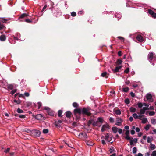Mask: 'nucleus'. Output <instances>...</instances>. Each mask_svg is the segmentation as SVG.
I'll use <instances>...</instances> for the list:
<instances>
[{"instance_id":"nucleus-19","label":"nucleus","mask_w":156,"mask_h":156,"mask_svg":"<svg viewBox=\"0 0 156 156\" xmlns=\"http://www.w3.org/2000/svg\"><path fill=\"white\" fill-rule=\"evenodd\" d=\"M36 118L37 119L40 120L42 118V116L41 114H38L36 115Z\"/></svg>"},{"instance_id":"nucleus-29","label":"nucleus","mask_w":156,"mask_h":156,"mask_svg":"<svg viewBox=\"0 0 156 156\" xmlns=\"http://www.w3.org/2000/svg\"><path fill=\"white\" fill-rule=\"evenodd\" d=\"M137 151V149L136 147H134L133 148V153L135 154Z\"/></svg>"},{"instance_id":"nucleus-51","label":"nucleus","mask_w":156,"mask_h":156,"mask_svg":"<svg viewBox=\"0 0 156 156\" xmlns=\"http://www.w3.org/2000/svg\"><path fill=\"white\" fill-rule=\"evenodd\" d=\"M129 133V130H127L125 132L126 136L128 135Z\"/></svg>"},{"instance_id":"nucleus-35","label":"nucleus","mask_w":156,"mask_h":156,"mask_svg":"<svg viewBox=\"0 0 156 156\" xmlns=\"http://www.w3.org/2000/svg\"><path fill=\"white\" fill-rule=\"evenodd\" d=\"M151 156H156V151H153L151 154Z\"/></svg>"},{"instance_id":"nucleus-14","label":"nucleus","mask_w":156,"mask_h":156,"mask_svg":"<svg viewBox=\"0 0 156 156\" xmlns=\"http://www.w3.org/2000/svg\"><path fill=\"white\" fill-rule=\"evenodd\" d=\"M154 54L153 53H150L148 55V58L150 61H151L153 57Z\"/></svg>"},{"instance_id":"nucleus-26","label":"nucleus","mask_w":156,"mask_h":156,"mask_svg":"<svg viewBox=\"0 0 156 156\" xmlns=\"http://www.w3.org/2000/svg\"><path fill=\"white\" fill-rule=\"evenodd\" d=\"M122 61L121 59H118L116 62V64L117 65H119L122 64Z\"/></svg>"},{"instance_id":"nucleus-55","label":"nucleus","mask_w":156,"mask_h":156,"mask_svg":"<svg viewBox=\"0 0 156 156\" xmlns=\"http://www.w3.org/2000/svg\"><path fill=\"white\" fill-rule=\"evenodd\" d=\"M30 95L27 92H25L24 93V95L26 97H28Z\"/></svg>"},{"instance_id":"nucleus-27","label":"nucleus","mask_w":156,"mask_h":156,"mask_svg":"<svg viewBox=\"0 0 156 156\" xmlns=\"http://www.w3.org/2000/svg\"><path fill=\"white\" fill-rule=\"evenodd\" d=\"M150 147L151 150H154L156 146L154 145L151 144Z\"/></svg>"},{"instance_id":"nucleus-6","label":"nucleus","mask_w":156,"mask_h":156,"mask_svg":"<svg viewBox=\"0 0 156 156\" xmlns=\"http://www.w3.org/2000/svg\"><path fill=\"white\" fill-rule=\"evenodd\" d=\"M146 97L147 99V101L150 102H152L153 101V100L152 98V96L151 94H147L146 95Z\"/></svg>"},{"instance_id":"nucleus-13","label":"nucleus","mask_w":156,"mask_h":156,"mask_svg":"<svg viewBox=\"0 0 156 156\" xmlns=\"http://www.w3.org/2000/svg\"><path fill=\"white\" fill-rule=\"evenodd\" d=\"M79 136L81 138L84 137V138H86L87 137V135L85 133H81L79 134Z\"/></svg>"},{"instance_id":"nucleus-59","label":"nucleus","mask_w":156,"mask_h":156,"mask_svg":"<svg viewBox=\"0 0 156 156\" xmlns=\"http://www.w3.org/2000/svg\"><path fill=\"white\" fill-rule=\"evenodd\" d=\"M135 133V132L134 130H133L131 131V133L132 135H133Z\"/></svg>"},{"instance_id":"nucleus-18","label":"nucleus","mask_w":156,"mask_h":156,"mask_svg":"<svg viewBox=\"0 0 156 156\" xmlns=\"http://www.w3.org/2000/svg\"><path fill=\"white\" fill-rule=\"evenodd\" d=\"M122 66H117L116 67L115 69L114 70V71L115 72H118L119 71L120 69H121Z\"/></svg>"},{"instance_id":"nucleus-8","label":"nucleus","mask_w":156,"mask_h":156,"mask_svg":"<svg viewBox=\"0 0 156 156\" xmlns=\"http://www.w3.org/2000/svg\"><path fill=\"white\" fill-rule=\"evenodd\" d=\"M109 128V125L107 124H106L103 125L102 128L101 129V130L102 132H103L105 131L106 129Z\"/></svg>"},{"instance_id":"nucleus-42","label":"nucleus","mask_w":156,"mask_h":156,"mask_svg":"<svg viewBox=\"0 0 156 156\" xmlns=\"http://www.w3.org/2000/svg\"><path fill=\"white\" fill-rule=\"evenodd\" d=\"M129 68H127L125 70L124 72L125 73H127L129 72Z\"/></svg>"},{"instance_id":"nucleus-45","label":"nucleus","mask_w":156,"mask_h":156,"mask_svg":"<svg viewBox=\"0 0 156 156\" xmlns=\"http://www.w3.org/2000/svg\"><path fill=\"white\" fill-rule=\"evenodd\" d=\"M17 90L16 89H14L11 92V94H13Z\"/></svg>"},{"instance_id":"nucleus-25","label":"nucleus","mask_w":156,"mask_h":156,"mask_svg":"<svg viewBox=\"0 0 156 156\" xmlns=\"http://www.w3.org/2000/svg\"><path fill=\"white\" fill-rule=\"evenodd\" d=\"M7 20L5 19L4 18H0V21L3 23H6Z\"/></svg>"},{"instance_id":"nucleus-38","label":"nucleus","mask_w":156,"mask_h":156,"mask_svg":"<svg viewBox=\"0 0 156 156\" xmlns=\"http://www.w3.org/2000/svg\"><path fill=\"white\" fill-rule=\"evenodd\" d=\"M62 113V111L61 110H59L58 111V116L60 117L61 116Z\"/></svg>"},{"instance_id":"nucleus-54","label":"nucleus","mask_w":156,"mask_h":156,"mask_svg":"<svg viewBox=\"0 0 156 156\" xmlns=\"http://www.w3.org/2000/svg\"><path fill=\"white\" fill-rule=\"evenodd\" d=\"M118 38L120 39L122 41H124V39L123 37H118Z\"/></svg>"},{"instance_id":"nucleus-62","label":"nucleus","mask_w":156,"mask_h":156,"mask_svg":"<svg viewBox=\"0 0 156 156\" xmlns=\"http://www.w3.org/2000/svg\"><path fill=\"white\" fill-rule=\"evenodd\" d=\"M25 21L27 23H30L31 22V21L29 19H27L25 20Z\"/></svg>"},{"instance_id":"nucleus-20","label":"nucleus","mask_w":156,"mask_h":156,"mask_svg":"<svg viewBox=\"0 0 156 156\" xmlns=\"http://www.w3.org/2000/svg\"><path fill=\"white\" fill-rule=\"evenodd\" d=\"M101 76L103 77H105L106 78H107L108 77V76H107V73L106 72H104L101 73Z\"/></svg>"},{"instance_id":"nucleus-41","label":"nucleus","mask_w":156,"mask_h":156,"mask_svg":"<svg viewBox=\"0 0 156 156\" xmlns=\"http://www.w3.org/2000/svg\"><path fill=\"white\" fill-rule=\"evenodd\" d=\"M73 107H78V104L76 102L73 103Z\"/></svg>"},{"instance_id":"nucleus-63","label":"nucleus","mask_w":156,"mask_h":156,"mask_svg":"<svg viewBox=\"0 0 156 156\" xmlns=\"http://www.w3.org/2000/svg\"><path fill=\"white\" fill-rule=\"evenodd\" d=\"M130 145H132L133 144V140H132V139H131V140H130Z\"/></svg>"},{"instance_id":"nucleus-24","label":"nucleus","mask_w":156,"mask_h":156,"mask_svg":"<svg viewBox=\"0 0 156 156\" xmlns=\"http://www.w3.org/2000/svg\"><path fill=\"white\" fill-rule=\"evenodd\" d=\"M137 105L138 107L140 108H141L143 106H144L143 105V103H138Z\"/></svg>"},{"instance_id":"nucleus-46","label":"nucleus","mask_w":156,"mask_h":156,"mask_svg":"<svg viewBox=\"0 0 156 156\" xmlns=\"http://www.w3.org/2000/svg\"><path fill=\"white\" fill-rule=\"evenodd\" d=\"M109 121H110L112 123H113L114 122V119L112 117H110L109 118Z\"/></svg>"},{"instance_id":"nucleus-21","label":"nucleus","mask_w":156,"mask_h":156,"mask_svg":"<svg viewBox=\"0 0 156 156\" xmlns=\"http://www.w3.org/2000/svg\"><path fill=\"white\" fill-rule=\"evenodd\" d=\"M71 115V113L70 111H67L66 113V115L67 117H69Z\"/></svg>"},{"instance_id":"nucleus-64","label":"nucleus","mask_w":156,"mask_h":156,"mask_svg":"<svg viewBox=\"0 0 156 156\" xmlns=\"http://www.w3.org/2000/svg\"><path fill=\"white\" fill-rule=\"evenodd\" d=\"M129 120L131 122H132L133 120V117H130L129 118Z\"/></svg>"},{"instance_id":"nucleus-61","label":"nucleus","mask_w":156,"mask_h":156,"mask_svg":"<svg viewBox=\"0 0 156 156\" xmlns=\"http://www.w3.org/2000/svg\"><path fill=\"white\" fill-rule=\"evenodd\" d=\"M124 128H125V129H127V130H128V129H129V126H125Z\"/></svg>"},{"instance_id":"nucleus-32","label":"nucleus","mask_w":156,"mask_h":156,"mask_svg":"<svg viewBox=\"0 0 156 156\" xmlns=\"http://www.w3.org/2000/svg\"><path fill=\"white\" fill-rule=\"evenodd\" d=\"M133 116L135 119H136L138 118V115L136 113H134L133 115Z\"/></svg>"},{"instance_id":"nucleus-16","label":"nucleus","mask_w":156,"mask_h":156,"mask_svg":"<svg viewBox=\"0 0 156 156\" xmlns=\"http://www.w3.org/2000/svg\"><path fill=\"white\" fill-rule=\"evenodd\" d=\"M6 40V37L5 35H3L0 37V40L2 41H4Z\"/></svg>"},{"instance_id":"nucleus-3","label":"nucleus","mask_w":156,"mask_h":156,"mask_svg":"<svg viewBox=\"0 0 156 156\" xmlns=\"http://www.w3.org/2000/svg\"><path fill=\"white\" fill-rule=\"evenodd\" d=\"M89 108H83L82 109V114H86L87 115H90V113L89 111Z\"/></svg>"},{"instance_id":"nucleus-60","label":"nucleus","mask_w":156,"mask_h":156,"mask_svg":"<svg viewBox=\"0 0 156 156\" xmlns=\"http://www.w3.org/2000/svg\"><path fill=\"white\" fill-rule=\"evenodd\" d=\"M136 132H139L140 131V129L139 128L137 127L136 129Z\"/></svg>"},{"instance_id":"nucleus-43","label":"nucleus","mask_w":156,"mask_h":156,"mask_svg":"<svg viewBox=\"0 0 156 156\" xmlns=\"http://www.w3.org/2000/svg\"><path fill=\"white\" fill-rule=\"evenodd\" d=\"M98 120L101 123H102L103 122V119L101 118H98Z\"/></svg>"},{"instance_id":"nucleus-39","label":"nucleus","mask_w":156,"mask_h":156,"mask_svg":"<svg viewBox=\"0 0 156 156\" xmlns=\"http://www.w3.org/2000/svg\"><path fill=\"white\" fill-rule=\"evenodd\" d=\"M150 127V126L149 125H147L145 127V129H146V130H149Z\"/></svg>"},{"instance_id":"nucleus-22","label":"nucleus","mask_w":156,"mask_h":156,"mask_svg":"<svg viewBox=\"0 0 156 156\" xmlns=\"http://www.w3.org/2000/svg\"><path fill=\"white\" fill-rule=\"evenodd\" d=\"M142 123L144 124L147 121V118H142Z\"/></svg>"},{"instance_id":"nucleus-10","label":"nucleus","mask_w":156,"mask_h":156,"mask_svg":"<svg viewBox=\"0 0 156 156\" xmlns=\"http://www.w3.org/2000/svg\"><path fill=\"white\" fill-rule=\"evenodd\" d=\"M101 138H103L105 139L106 141L108 142H109L110 141V140L109 139V136L108 134H105V136H102L101 137Z\"/></svg>"},{"instance_id":"nucleus-52","label":"nucleus","mask_w":156,"mask_h":156,"mask_svg":"<svg viewBox=\"0 0 156 156\" xmlns=\"http://www.w3.org/2000/svg\"><path fill=\"white\" fill-rule=\"evenodd\" d=\"M19 117L20 118H25V116L24 115H19Z\"/></svg>"},{"instance_id":"nucleus-7","label":"nucleus","mask_w":156,"mask_h":156,"mask_svg":"<svg viewBox=\"0 0 156 156\" xmlns=\"http://www.w3.org/2000/svg\"><path fill=\"white\" fill-rule=\"evenodd\" d=\"M74 112L75 115H76L77 113L80 114L82 113V109L80 108L76 109L74 110Z\"/></svg>"},{"instance_id":"nucleus-2","label":"nucleus","mask_w":156,"mask_h":156,"mask_svg":"<svg viewBox=\"0 0 156 156\" xmlns=\"http://www.w3.org/2000/svg\"><path fill=\"white\" fill-rule=\"evenodd\" d=\"M44 109L47 111V112L48 115L51 116L54 115V113L53 112L51 111L50 109L48 107H44Z\"/></svg>"},{"instance_id":"nucleus-53","label":"nucleus","mask_w":156,"mask_h":156,"mask_svg":"<svg viewBox=\"0 0 156 156\" xmlns=\"http://www.w3.org/2000/svg\"><path fill=\"white\" fill-rule=\"evenodd\" d=\"M10 148H7V149H6L5 151H4V152H5V153H7L8 152H9L10 150Z\"/></svg>"},{"instance_id":"nucleus-34","label":"nucleus","mask_w":156,"mask_h":156,"mask_svg":"<svg viewBox=\"0 0 156 156\" xmlns=\"http://www.w3.org/2000/svg\"><path fill=\"white\" fill-rule=\"evenodd\" d=\"M149 114L150 116H153L155 114V112L154 111L150 112H149Z\"/></svg>"},{"instance_id":"nucleus-40","label":"nucleus","mask_w":156,"mask_h":156,"mask_svg":"<svg viewBox=\"0 0 156 156\" xmlns=\"http://www.w3.org/2000/svg\"><path fill=\"white\" fill-rule=\"evenodd\" d=\"M125 102L126 104H129V100L128 99H126L125 100Z\"/></svg>"},{"instance_id":"nucleus-30","label":"nucleus","mask_w":156,"mask_h":156,"mask_svg":"<svg viewBox=\"0 0 156 156\" xmlns=\"http://www.w3.org/2000/svg\"><path fill=\"white\" fill-rule=\"evenodd\" d=\"M17 112L19 113H23V110L20 109V108H18L17 109Z\"/></svg>"},{"instance_id":"nucleus-15","label":"nucleus","mask_w":156,"mask_h":156,"mask_svg":"<svg viewBox=\"0 0 156 156\" xmlns=\"http://www.w3.org/2000/svg\"><path fill=\"white\" fill-rule=\"evenodd\" d=\"M114 112H115V114L117 115H119L121 114V112L119 109H114Z\"/></svg>"},{"instance_id":"nucleus-47","label":"nucleus","mask_w":156,"mask_h":156,"mask_svg":"<svg viewBox=\"0 0 156 156\" xmlns=\"http://www.w3.org/2000/svg\"><path fill=\"white\" fill-rule=\"evenodd\" d=\"M14 102L16 103L17 104H20V101L19 100H14Z\"/></svg>"},{"instance_id":"nucleus-12","label":"nucleus","mask_w":156,"mask_h":156,"mask_svg":"<svg viewBox=\"0 0 156 156\" xmlns=\"http://www.w3.org/2000/svg\"><path fill=\"white\" fill-rule=\"evenodd\" d=\"M86 144L89 146H91L94 144V143L90 140H87L86 141Z\"/></svg>"},{"instance_id":"nucleus-1","label":"nucleus","mask_w":156,"mask_h":156,"mask_svg":"<svg viewBox=\"0 0 156 156\" xmlns=\"http://www.w3.org/2000/svg\"><path fill=\"white\" fill-rule=\"evenodd\" d=\"M143 105L145 107H143L142 109L140 110V114H144L145 113V111L149 109V105L148 104L144 103Z\"/></svg>"},{"instance_id":"nucleus-57","label":"nucleus","mask_w":156,"mask_h":156,"mask_svg":"<svg viewBox=\"0 0 156 156\" xmlns=\"http://www.w3.org/2000/svg\"><path fill=\"white\" fill-rule=\"evenodd\" d=\"M151 138H150V137H148V138H147V142H148V143H150L151 142Z\"/></svg>"},{"instance_id":"nucleus-17","label":"nucleus","mask_w":156,"mask_h":156,"mask_svg":"<svg viewBox=\"0 0 156 156\" xmlns=\"http://www.w3.org/2000/svg\"><path fill=\"white\" fill-rule=\"evenodd\" d=\"M118 128L116 127H114L112 128V130L114 133H116L118 132Z\"/></svg>"},{"instance_id":"nucleus-49","label":"nucleus","mask_w":156,"mask_h":156,"mask_svg":"<svg viewBox=\"0 0 156 156\" xmlns=\"http://www.w3.org/2000/svg\"><path fill=\"white\" fill-rule=\"evenodd\" d=\"M141 115L142 114H140V115L138 116V118L140 120L142 119V118L143 116V115Z\"/></svg>"},{"instance_id":"nucleus-36","label":"nucleus","mask_w":156,"mask_h":156,"mask_svg":"<svg viewBox=\"0 0 156 156\" xmlns=\"http://www.w3.org/2000/svg\"><path fill=\"white\" fill-rule=\"evenodd\" d=\"M129 90V88L128 87H126L123 88V91L125 92H127Z\"/></svg>"},{"instance_id":"nucleus-58","label":"nucleus","mask_w":156,"mask_h":156,"mask_svg":"<svg viewBox=\"0 0 156 156\" xmlns=\"http://www.w3.org/2000/svg\"><path fill=\"white\" fill-rule=\"evenodd\" d=\"M26 16V15L25 14H22L20 16V18H23L24 17Z\"/></svg>"},{"instance_id":"nucleus-31","label":"nucleus","mask_w":156,"mask_h":156,"mask_svg":"<svg viewBox=\"0 0 156 156\" xmlns=\"http://www.w3.org/2000/svg\"><path fill=\"white\" fill-rule=\"evenodd\" d=\"M125 138L126 139L128 140H131V139H132V138H131L128 135H126V136Z\"/></svg>"},{"instance_id":"nucleus-28","label":"nucleus","mask_w":156,"mask_h":156,"mask_svg":"<svg viewBox=\"0 0 156 156\" xmlns=\"http://www.w3.org/2000/svg\"><path fill=\"white\" fill-rule=\"evenodd\" d=\"M151 122L152 124H155L156 123V119H151Z\"/></svg>"},{"instance_id":"nucleus-11","label":"nucleus","mask_w":156,"mask_h":156,"mask_svg":"<svg viewBox=\"0 0 156 156\" xmlns=\"http://www.w3.org/2000/svg\"><path fill=\"white\" fill-rule=\"evenodd\" d=\"M137 40L140 42H142L144 41L142 37L140 35H138L136 37Z\"/></svg>"},{"instance_id":"nucleus-4","label":"nucleus","mask_w":156,"mask_h":156,"mask_svg":"<svg viewBox=\"0 0 156 156\" xmlns=\"http://www.w3.org/2000/svg\"><path fill=\"white\" fill-rule=\"evenodd\" d=\"M32 133L33 136H39L41 133L40 131L38 130H33Z\"/></svg>"},{"instance_id":"nucleus-9","label":"nucleus","mask_w":156,"mask_h":156,"mask_svg":"<svg viewBox=\"0 0 156 156\" xmlns=\"http://www.w3.org/2000/svg\"><path fill=\"white\" fill-rule=\"evenodd\" d=\"M148 12L151 14L152 16L154 18H156V13H154L153 11L150 10H148Z\"/></svg>"},{"instance_id":"nucleus-5","label":"nucleus","mask_w":156,"mask_h":156,"mask_svg":"<svg viewBox=\"0 0 156 156\" xmlns=\"http://www.w3.org/2000/svg\"><path fill=\"white\" fill-rule=\"evenodd\" d=\"M115 125L117 126H120L122 122V119L120 118H118L116 119Z\"/></svg>"},{"instance_id":"nucleus-37","label":"nucleus","mask_w":156,"mask_h":156,"mask_svg":"<svg viewBox=\"0 0 156 156\" xmlns=\"http://www.w3.org/2000/svg\"><path fill=\"white\" fill-rule=\"evenodd\" d=\"M48 132V129H44L43 131V133L45 134L47 133Z\"/></svg>"},{"instance_id":"nucleus-56","label":"nucleus","mask_w":156,"mask_h":156,"mask_svg":"<svg viewBox=\"0 0 156 156\" xmlns=\"http://www.w3.org/2000/svg\"><path fill=\"white\" fill-rule=\"evenodd\" d=\"M133 142L135 143H136L137 141V138H134L133 140Z\"/></svg>"},{"instance_id":"nucleus-44","label":"nucleus","mask_w":156,"mask_h":156,"mask_svg":"<svg viewBox=\"0 0 156 156\" xmlns=\"http://www.w3.org/2000/svg\"><path fill=\"white\" fill-rule=\"evenodd\" d=\"M118 132L119 134H121L122 133V130L121 129H118Z\"/></svg>"},{"instance_id":"nucleus-50","label":"nucleus","mask_w":156,"mask_h":156,"mask_svg":"<svg viewBox=\"0 0 156 156\" xmlns=\"http://www.w3.org/2000/svg\"><path fill=\"white\" fill-rule=\"evenodd\" d=\"M71 15L73 16H76V13L75 12H73L71 13Z\"/></svg>"},{"instance_id":"nucleus-33","label":"nucleus","mask_w":156,"mask_h":156,"mask_svg":"<svg viewBox=\"0 0 156 156\" xmlns=\"http://www.w3.org/2000/svg\"><path fill=\"white\" fill-rule=\"evenodd\" d=\"M5 27L3 25H1L0 26V30H5Z\"/></svg>"},{"instance_id":"nucleus-48","label":"nucleus","mask_w":156,"mask_h":156,"mask_svg":"<svg viewBox=\"0 0 156 156\" xmlns=\"http://www.w3.org/2000/svg\"><path fill=\"white\" fill-rule=\"evenodd\" d=\"M38 108L39 109L40 108V107L42 105V104L41 102H39L38 103Z\"/></svg>"},{"instance_id":"nucleus-23","label":"nucleus","mask_w":156,"mask_h":156,"mask_svg":"<svg viewBox=\"0 0 156 156\" xmlns=\"http://www.w3.org/2000/svg\"><path fill=\"white\" fill-rule=\"evenodd\" d=\"M130 110L132 112H134L136 111V109L135 108L131 107L130 108Z\"/></svg>"}]
</instances>
